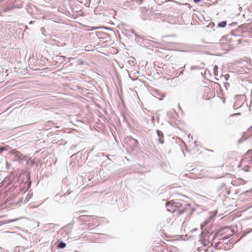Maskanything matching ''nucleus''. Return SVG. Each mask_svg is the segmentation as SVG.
Segmentation results:
<instances>
[{"label": "nucleus", "instance_id": "obj_1", "mask_svg": "<svg viewBox=\"0 0 252 252\" xmlns=\"http://www.w3.org/2000/svg\"><path fill=\"white\" fill-rule=\"evenodd\" d=\"M157 133L159 137L158 141H159V143H160L161 144H163V142H164V139H163V134L162 132L159 130H158L157 131Z\"/></svg>", "mask_w": 252, "mask_h": 252}, {"label": "nucleus", "instance_id": "obj_2", "mask_svg": "<svg viewBox=\"0 0 252 252\" xmlns=\"http://www.w3.org/2000/svg\"><path fill=\"white\" fill-rule=\"evenodd\" d=\"M11 153L12 154L15 155V156H16L18 158H21V155L20 154V153L18 151H17L15 150H12L11 152Z\"/></svg>", "mask_w": 252, "mask_h": 252}, {"label": "nucleus", "instance_id": "obj_3", "mask_svg": "<svg viewBox=\"0 0 252 252\" xmlns=\"http://www.w3.org/2000/svg\"><path fill=\"white\" fill-rule=\"evenodd\" d=\"M65 246H66L65 243L63 242H61L60 243H59V244L58 245V247L60 249L64 248L65 247Z\"/></svg>", "mask_w": 252, "mask_h": 252}, {"label": "nucleus", "instance_id": "obj_4", "mask_svg": "<svg viewBox=\"0 0 252 252\" xmlns=\"http://www.w3.org/2000/svg\"><path fill=\"white\" fill-rule=\"evenodd\" d=\"M226 25V22L225 21H222V22L219 23L218 24L219 27H222V28L225 27Z\"/></svg>", "mask_w": 252, "mask_h": 252}, {"label": "nucleus", "instance_id": "obj_5", "mask_svg": "<svg viewBox=\"0 0 252 252\" xmlns=\"http://www.w3.org/2000/svg\"><path fill=\"white\" fill-rule=\"evenodd\" d=\"M8 146L5 147H0V153H1L2 151H6L7 150Z\"/></svg>", "mask_w": 252, "mask_h": 252}, {"label": "nucleus", "instance_id": "obj_6", "mask_svg": "<svg viewBox=\"0 0 252 252\" xmlns=\"http://www.w3.org/2000/svg\"><path fill=\"white\" fill-rule=\"evenodd\" d=\"M174 202L172 203H171L170 202H167L166 203V206L167 207H169L170 205L171 204V206H174Z\"/></svg>", "mask_w": 252, "mask_h": 252}, {"label": "nucleus", "instance_id": "obj_7", "mask_svg": "<svg viewBox=\"0 0 252 252\" xmlns=\"http://www.w3.org/2000/svg\"><path fill=\"white\" fill-rule=\"evenodd\" d=\"M167 210L168 211V212H173V211H174V210H172L169 208H168L167 209Z\"/></svg>", "mask_w": 252, "mask_h": 252}, {"label": "nucleus", "instance_id": "obj_8", "mask_svg": "<svg viewBox=\"0 0 252 252\" xmlns=\"http://www.w3.org/2000/svg\"><path fill=\"white\" fill-rule=\"evenodd\" d=\"M218 69V66L217 65H215L214 67V72H215L216 70H217Z\"/></svg>", "mask_w": 252, "mask_h": 252}, {"label": "nucleus", "instance_id": "obj_9", "mask_svg": "<svg viewBox=\"0 0 252 252\" xmlns=\"http://www.w3.org/2000/svg\"><path fill=\"white\" fill-rule=\"evenodd\" d=\"M207 223V222L206 221V222H205L204 223V224H202V225H201V228H202V227H203L204 226H205V225H206V224Z\"/></svg>", "mask_w": 252, "mask_h": 252}, {"label": "nucleus", "instance_id": "obj_10", "mask_svg": "<svg viewBox=\"0 0 252 252\" xmlns=\"http://www.w3.org/2000/svg\"><path fill=\"white\" fill-rule=\"evenodd\" d=\"M193 1H194L195 2L197 3V2H199V1H200V0H193Z\"/></svg>", "mask_w": 252, "mask_h": 252}, {"label": "nucleus", "instance_id": "obj_11", "mask_svg": "<svg viewBox=\"0 0 252 252\" xmlns=\"http://www.w3.org/2000/svg\"><path fill=\"white\" fill-rule=\"evenodd\" d=\"M142 18L144 20L147 19V17H142Z\"/></svg>", "mask_w": 252, "mask_h": 252}, {"label": "nucleus", "instance_id": "obj_12", "mask_svg": "<svg viewBox=\"0 0 252 252\" xmlns=\"http://www.w3.org/2000/svg\"><path fill=\"white\" fill-rule=\"evenodd\" d=\"M32 21H31V22H30V24H32Z\"/></svg>", "mask_w": 252, "mask_h": 252}]
</instances>
